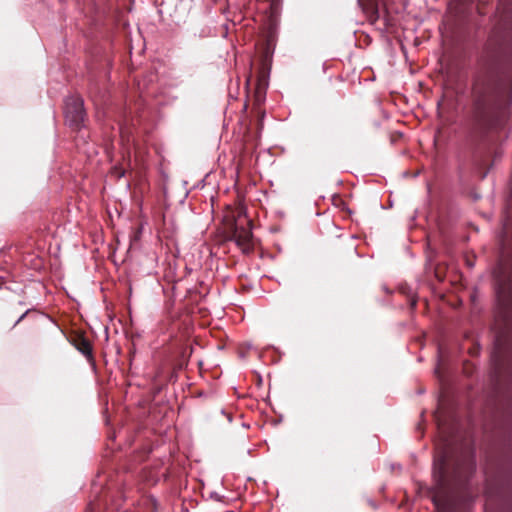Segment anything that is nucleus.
Masks as SVG:
<instances>
[{"label": "nucleus", "instance_id": "obj_1", "mask_svg": "<svg viewBox=\"0 0 512 512\" xmlns=\"http://www.w3.org/2000/svg\"><path fill=\"white\" fill-rule=\"evenodd\" d=\"M65 116L70 125L79 128L85 118L83 100L79 97L67 99L65 103Z\"/></svg>", "mask_w": 512, "mask_h": 512}, {"label": "nucleus", "instance_id": "obj_2", "mask_svg": "<svg viewBox=\"0 0 512 512\" xmlns=\"http://www.w3.org/2000/svg\"><path fill=\"white\" fill-rule=\"evenodd\" d=\"M496 297L499 309L506 310L512 305V277L497 279Z\"/></svg>", "mask_w": 512, "mask_h": 512}, {"label": "nucleus", "instance_id": "obj_3", "mask_svg": "<svg viewBox=\"0 0 512 512\" xmlns=\"http://www.w3.org/2000/svg\"><path fill=\"white\" fill-rule=\"evenodd\" d=\"M234 238L236 243L242 248L243 251L250 249V241L252 238V232L250 227L239 226L236 224L234 230Z\"/></svg>", "mask_w": 512, "mask_h": 512}, {"label": "nucleus", "instance_id": "obj_4", "mask_svg": "<svg viewBox=\"0 0 512 512\" xmlns=\"http://www.w3.org/2000/svg\"><path fill=\"white\" fill-rule=\"evenodd\" d=\"M75 346L83 355L91 357L92 348L89 341L83 338L77 339L75 340Z\"/></svg>", "mask_w": 512, "mask_h": 512}, {"label": "nucleus", "instance_id": "obj_5", "mask_svg": "<svg viewBox=\"0 0 512 512\" xmlns=\"http://www.w3.org/2000/svg\"><path fill=\"white\" fill-rule=\"evenodd\" d=\"M25 317H29L33 320H39V319H42V318H46V315H44L42 312L38 311V310H27L25 313H23L19 318L18 320L19 321H22ZM48 318V316H47ZM50 320L51 317H49Z\"/></svg>", "mask_w": 512, "mask_h": 512}]
</instances>
